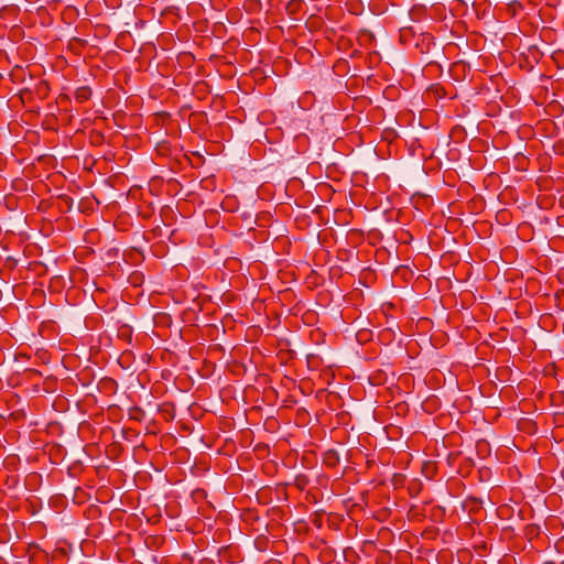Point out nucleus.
<instances>
[{
    "label": "nucleus",
    "mask_w": 564,
    "mask_h": 564,
    "mask_svg": "<svg viewBox=\"0 0 564 564\" xmlns=\"http://www.w3.org/2000/svg\"><path fill=\"white\" fill-rule=\"evenodd\" d=\"M163 540L162 535H150L145 538V544L148 546L159 547L163 543Z\"/></svg>",
    "instance_id": "obj_1"
},
{
    "label": "nucleus",
    "mask_w": 564,
    "mask_h": 564,
    "mask_svg": "<svg viewBox=\"0 0 564 564\" xmlns=\"http://www.w3.org/2000/svg\"><path fill=\"white\" fill-rule=\"evenodd\" d=\"M376 549H377V546H376L375 540L369 539V540H365L362 542L361 552H364L366 554H371Z\"/></svg>",
    "instance_id": "obj_2"
},
{
    "label": "nucleus",
    "mask_w": 564,
    "mask_h": 564,
    "mask_svg": "<svg viewBox=\"0 0 564 564\" xmlns=\"http://www.w3.org/2000/svg\"><path fill=\"white\" fill-rule=\"evenodd\" d=\"M90 95H91V91L87 87H80L76 90V99L79 101H85V100L89 99Z\"/></svg>",
    "instance_id": "obj_3"
},
{
    "label": "nucleus",
    "mask_w": 564,
    "mask_h": 564,
    "mask_svg": "<svg viewBox=\"0 0 564 564\" xmlns=\"http://www.w3.org/2000/svg\"><path fill=\"white\" fill-rule=\"evenodd\" d=\"M9 533H10V531H4V530L0 531V543H6V542L10 541V536H8Z\"/></svg>",
    "instance_id": "obj_4"
},
{
    "label": "nucleus",
    "mask_w": 564,
    "mask_h": 564,
    "mask_svg": "<svg viewBox=\"0 0 564 564\" xmlns=\"http://www.w3.org/2000/svg\"><path fill=\"white\" fill-rule=\"evenodd\" d=\"M265 541L263 538L259 536L257 540H256V546L259 549V550H264L265 549V545H264Z\"/></svg>",
    "instance_id": "obj_5"
},
{
    "label": "nucleus",
    "mask_w": 564,
    "mask_h": 564,
    "mask_svg": "<svg viewBox=\"0 0 564 564\" xmlns=\"http://www.w3.org/2000/svg\"><path fill=\"white\" fill-rule=\"evenodd\" d=\"M282 546H283V542H281V541H275L272 543V550L274 552H280Z\"/></svg>",
    "instance_id": "obj_6"
},
{
    "label": "nucleus",
    "mask_w": 564,
    "mask_h": 564,
    "mask_svg": "<svg viewBox=\"0 0 564 564\" xmlns=\"http://www.w3.org/2000/svg\"><path fill=\"white\" fill-rule=\"evenodd\" d=\"M435 531L429 530V531H422V536L432 538Z\"/></svg>",
    "instance_id": "obj_7"
},
{
    "label": "nucleus",
    "mask_w": 564,
    "mask_h": 564,
    "mask_svg": "<svg viewBox=\"0 0 564 564\" xmlns=\"http://www.w3.org/2000/svg\"><path fill=\"white\" fill-rule=\"evenodd\" d=\"M186 562H192V557L187 554H184L183 555V564H185Z\"/></svg>",
    "instance_id": "obj_8"
},
{
    "label": "nucleus",
    "mask_w": 564,
    "mask_h": 564,
    "mask_svg": "<svg viewBox=\"0 0 564 564\" xmlns=\"http://www.w3.org/2000/svg\"><path fill=\"white\" fill-rule=\"evenodd\" d=\"M15 538L20 539V535H19L18 531H15Z\"/></svg>",
    "instance_id": "obj_9"
}]
</instances>
